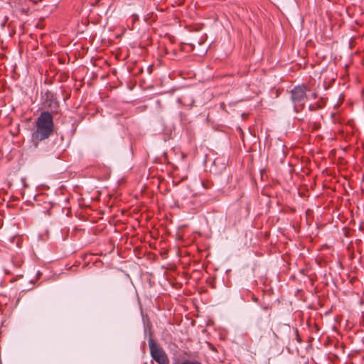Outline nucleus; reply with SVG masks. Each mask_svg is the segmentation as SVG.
I'll list each match as a JSON object with an SVG mask.
<instances>
[{
    "mask_svg": "<svg viewBox=\"0 0 364 364\" xmlns=\"http://www.w3.org/2000/svg\"><path fill=\"white\" fill-rule=\"evenodd\" d=\"M194 49V46L191 43H181V50L186 52H191Z\"/></svg>",
    "mask_w": 364,
    "mask_h": 364,
    "instance_id": "nucleus-7",
    "label": "nucleus"
},
{
    "mask_svg": "<svg viewBox=\"0 0 364 364\" xmlns=\"http://www.w3.org/2000/svg\"><path fill=\"white\" fill-rule=\"evenodd\" d=\"M53 117L51 112H41L36 121V130L31 134V141L37 148L40 141L49 138L54 132Z\"/></svg>",
    "mask_w": 364,
    "mask_h": 364,
    "instance_id": "nucleus-1",
    "label": "nucleus"
},
{
    "mask_svg": "<svg viewBox=\"0 0 364 364\" xmlns=\"http://www.w3.org/2000/svg\"><path fill=\"white\" fill-rule=\"evenodd\" d=\"M132 18H133L134 21H138V19H139V17L136 14H134L132 16Z\"/></svg>",
    "mask_w": 364,
    "mask_h": 364,
    "instance_id": "nucleus-12",
    "label": "nucleus"
},
{
    "mask_svg": "<svg viewBox=\"0 0 364 364\" xmlns=\"http://www.w3.org/2000/svg\"><path fill=\"white\" fill-rule=\"evenodd\" d=\"M22 264H23V261L21 259H20L17 262V264L16 265L17 267H21Z\"/></svg>",
    "mask_w": 364,
    "mask_h": 364,
    "instance_id": "nucleus-11",
    "label": "nucleus"
},
{
    "mask_svg": "<svg viewBox=\"0 0 364 364\" xmlns=\"http://www.w3.org/2000/svg\"><path fill=\"white\" fill-rule=\"evenodd\" d=\"M202 186L205 189H210L213 186V182L210 180H203Z\"/></svg>",
    "mask_w": 364,
    "mask_h": 364,
    "instance_id": "nucleus-8",
    "label": "nucleus"
},
{
    "mask_svg": "<svg viewBox=\"0 0 364 364\" xmlns=\"http://www.w3.org/2000/svg\"><path fill=\"white\" fill-rule=\"evenodd\" d=\"M309 90L310 86L308 84L296 85L291 90V100L296 112H300L304 109L307 99L306 92Z\"/></svg>",
    "mask_w": 364,
    "mask_h": 364,
    "instance_id": "nucleus-2",
    "label": "nucleus"
},
{
    "mask_svg": "<svg viewBox=\"0 0 364 364\" xmlns=\"http://www.w3.org/2000/svg\"><path fill=\"white\" fill-rule=\"evenodd\" d=\"M101 0H97V4H98Z\"/></svg>",
    "mask_w": 364,
    "mask_h": 364,
    "instance_id": "nucleus-13",
    "label": "nucleus"
},
{
    "mask_svg": "<svg viewBox=\"0 0 364 364\" xmlns=\"http://www.w3.org/2000/svg\"><path fill=\"white\" fill-rule=\"evenodd\" d=\"M149 346L153 360L158 364H169V358L167 354L154 339L149 338Z\"/></svg>",
    "mask_w": 364,
    "mask_h": 364,
    "instance_id": "nucleus-3",
    "label": "nucleus"
},
{
    "mask_svg": "<svg viewBox=\"0 0 364 364\" xmlns=\"http://www.w3.org/2000/svg\"><path fill=\"white\" fill-rule=\"evenodd\" d=\"M293 331L295 340L297 341L298 343H301L302 339L299 335V330L296 328H293Z\"/></svg>",
    "mask_w": 364,
    "mask_h": 364,
    "instance_id": "nucleus-9",
    "label": "nucleus"
},
{
    "mask_svg": "<svg viewBox=\"0 0 364 364\" xmlns=\"http://www.w3.org/2000/svg\"><path fill=\"white\" fill-rule=\"evenodd\" d=\"M326 105V99L323 97H319L317 101L313 104H311L309 107L310 111H317L323 109Z\"/></svg>",
    "mask_w": 364,
    "mask_h": 364,
    "instance_id": "nucleus-5",
    "label": "nucleus"
},
{
    "mask_svg": "<svg viewBox=\"0 0 364 364\" xmlns=\"http://www.w3.org/2000/svg\"><path fill=\"white\" fill-rule=\"evenodd\" d=\"M53 205L50 202L43 201V207L41 210V211L45 214H50V210H51Z\"/></svg>",
    "mask_w": 364,
    "mask_h": 364,
    "instance_id": "nucleus-6",
    "label": "nucleus"
},
{
    "mask_svg": "<svg viewBox=\"0 0 364 364\" xmlns=\"http://www.w3.org/2000/svg\"><path fill=\"white\" fill-rule=\"evenodd\" d=\"M43 105L48 109H58L59 102L56 100L55 95L50 90H47L43 96Z\"/></svg>",
    "mask_w": 364,
    "mask_h": 364,
    "instance_id": "nucleus-4",
    "label": "nucleus"
},
{
    "mask_svg": "<svg viewBox=\"0 0 364 364\" xmlns=\"http://www.w3.org/2000/svg\"><path fill=\"white\" fill-rule=\"evenodd\" d=\"M311 97L314 99L318 98V93L316 92H314L311 93Z\"/></svg>",
    "mask_w": 364,
    "mask_h": 364,
    "instance_id": "nucleus-10",
    "label": "nucleus"
}]
</instances>
